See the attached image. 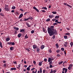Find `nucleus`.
Returning <instances> with one entry per match:
<instances>
[{"instance_id": "f257e3e1", "label": "nucleus", "mask_w": 73, "mask_h": 73, "mask_svg": "<svg viewBox=\"0 0 73 73\" xmlns=\"http://www.w3.org/2000/svg\"><path fill=\"white\" fill-rule=\"evenodd\" d=\"M48 32L49 34V36H52V35H57V32L56 29H54L53 31H51Z\"/></svg>"}, {"instance_id": "f03ea898", "label": "nucleus", "mask_w": 73, "mask_h": 73, "mask_svg": "<svg viewBox=\"0 0 73 73\" xmlns=\"http://www.w3.org/2000/svg\"><path fill=\"white\" fill-rule=\"evenodd\" d=\"M47 28L48 32L51 31H54V26H51L50 28L48 27Z\"/></svg>"}, {"instance_id": "7ed1b4c3", "label": "nucleus", "mask_w": 73, "mask_h": 73, "mask_svg": "<svg viewBox=\"0 0 73 73\" xmlns=\"http://www.w3.org/2000/svg\"><path fill=\"white\" fill-rule=\"evenodd\" d=\"M30 19H31V20H32L33 19V17H29L27 19H25V20H24V21H28V20Z\"/></svg>"}, {"instance_id": "20e7f679", "label": "nucleus", "mask_w": 73, "mask_h": 73, "mask_svg": "<svg viewBox=\"0 0 73 73\" xmlns=\"http://www.w3.org/2000/svg\"><path fill=\"white\" fill-rule=\"evenodd\" d=\"M9 45H14L15 43L14 42H8L7 43Z\"/></svg>"}, {"instance_id": "39448f33", "label": "nucleus", "mask_w": 73, "mask_h": 73, "mask_svg": "<svg viewBox=\"0 0 73 73\" xmlns=\"http://www.w3.org/2000/svg\"><path fill=\"white\" fill-rule=\"evenodd\" d=\"M33 9H35V10H36V11H37V12H39V10H38V9H37L36 8V7H33Z\"/></svg>"}, {"instance_id": "423d86ee", "label": "nucleus", "mask_w": 73, "mask_h": 73, "mask_svg": "<svg viewBox=\"0 0 73 73\" xmlns=\"http://www.w3.org/2000/svg\"><path fill=\"white\" fill-rule=\"evenodd\" d=\"M4 9H5L6 11H9V8L8 7L4 8Z\"/></svg>"}, {"instance_id": "0eeeda50", "label": "nucleus", "mask_w": 73, "mask_h": 73, "mask_svg": "<svg viewBox=\"0 0 73 73\" xmlns=\"http://www.w3.org/2000/svg\"><path fill=\"white\" fill-rule=\"evenodd\" d=\"M23 32V33H25V30L24 29H22L21 30L20 32Z\"/></svg>"}, {"instance_id": "6e6552de", "label": "nucleus", "mask_w": 73, "mask_h": 73, "mask_svg": "<svg viewBox=\"0 0 73 73\" xmlns=\"http://www.w3.org/2000/svg\"><path fill=\"white\" fill-rule=\"evenodd\" d=\"M23 16V14L22 13L21 14L19 17V19H21Z\"/></svg>"}, {"instance_id": "1a4fd4ad", "label": "nucleus", "mask_w": 73, "mask_h": 73, "mask_svg": "<svg viewBox=\"0 0 73 73\" xmlns=\"http://www.w3.org/2000/svg\"><path fill=\"white\" fill-rule=\"evenodd\" d=\"M16 70V68H11L10 69V70Z\"/></svg>"}, {"instance_id": "9d476101", "label": "nucleus", "mask_w": 73, "mask_h": 73, "mask_svg": "<svg viewBox=\"0 0 73 73\" xmlns=\"http://www.w3.org/2000/svg\"><path fill=\"white\" fill-rule=\"evenodd\" d=\"M44 47H45V46L44 45H42L40 47V48L41 49H43L44 48Z\"/></svg>"}, {"instance_id": "9b49d317", "label": "nucleus", "mask_w": 73, "mask_h": 73, "mask_svg": "<svg viewBox=\"0 0 73 73\" xmlns=\"http://www.w3.org/2000/svg\"><path fill=\"white\" fill-rule=\"evenodd\" d=\"M33 47L34 49H36V48H37V46L35 45H33Z\"/></svg>"}, {"instance_id": "f8f14e48", "label": "nucleus", "mask_w": 73, "mask_h": 73, "mask_svg": "<svg viewBox=\"0 0 73 73\" xmlns=\"http://www.w3.org/2000/svg\"><path fill=\"white\" fill-rule=\"evenodd\" d=\"M42 62H40L38 63V65L39 66H41L42 65Z\"/></svg>"}, {"instance_id": "ddd939ff", "label": "nucleus", "mask_w": 73, "mask_h": 73, "mask_svg": "<svg viewBox=\"0 0 73 73\" xmlns=\"http://www.w3.org/2000/svg\"><path fill=\"white\" fill-rule=\"evenodd\" d=\"M22 34L21 33H19L18 35V37H20L21 36Z\"/></svg>"}, {"instance_id": "4468645a", "label": "nucleus", "mask_w": 73, "mask_h": 73, "mask_svg": "<svg viewBox=\"0 0 73 73\" xmlns=\"http://www.w3.org/2000/svg\"><path fill=\"white\" fill-rule=\"evenodd\" d=\"M14 28L16 31H18V30L19 29V28L18 27H15Z\"/></svg>"}, {"instance_id": "2eb2a0df", "label": "nucleus", "mask_w": 73, "mask_h": 73, "mask_svg": "<svg viewBox=\"0 0 73 73\" xmlns=\"http://www.w3.org/2000/svg\"><path fill=\"white\" fill-rule=\"evenodd\" d=\"M10 40V38H6V41H9Z\"/></svg>"}, {"instance_id": "dca6fc26", "label": "nucleus", "mask_w": 73, "mask_h": 73, "mask_svg": "<svg viewBox=\"0 0 73 73\" xmlns=\"http://www.w3.org/2000/svg\"><path fill=\"white\" fill-rule=\"evenodd\" d=\"M15 15H19V13H18V12L16 11L15 13Z\"/></svg>"}, {"instance_id": "f3484780", "label": "nucleus", "mask_w": 73, "mask_h": 73, "mask_svg": "<svg viewBox=\"0 0 73 73\" xmlns=\"http://www.w3.org/2000/svg\"><path fill=\"white\" fill-rule=\"evenodd\" d=\"M5 8H8V5H7L6 4H5Z\"/></svg>"}, {"instance_id": "a211bd4d", "label": "nucleus", "mask_w": 73, "mask_h": 73, "mask_svg": "<svg viewBox=\"0 0 73 73\" xmlns=\"http://www.w3.org/2000/svg\"><path fill=\"white\" fill-rule=\"evenodd\" d=\"M0 46L1 48H3V45H2V43L1 42H0Z\"/></svg>"}, {"instance_id": "6ab92c4d", "label": "nucleus", "mask_w": 73, "mask_h": 73, "mask_svg": "<svg viewBox=\"0 0 73 73\" xmlns=\"http://www.w3.org/2000/svg\"><path fill=\"white\" fill-rule=\"evenodd\" d=\"M35 71L33 70L32 71V73H37V69H35Z\"/></svg>"}, {"instance_id": "aec40b11", "label": "nucleus", "mask_w": 73, "mask_h": 73, "mask_svg": "<svg viewBox=\"0 0 73 73\" xmlns=\"http://www.w3.org/2000/svg\"><path fill=\"white\" fill-rule=\"evenodd\" d=\"M42 9H45V10H47V8L46 7H42Z\"/></svg>"}, {"instance_id": "412c9836", "label": "nucleus", "mask_w": 73, "mask_h": 73, "mask_svg": "<svg viewBox=\"0 0 73 73\" xmlns=\"http://www.w3.org/2000/svg\"><path fill=\"white\" fill-rule=\"evenodd\" d=\"M51 61V58H48V62H50Z\"/></svg>"}, {"instance_id": "4be33fe9", "label": "nucleus", "mask_w": 73, "mask_h": 73, "mask_svg": "<svg viewBox=\"0 0 73 73\" xmlns=\"http://www.w3.org/2000/svg\"><path fill=\"white\" fill-rule=\"evenodd\" d=\"M63 63V61H62L60 62H59L58 63L59 65H61V64H62V63Z\"/></svg>"}, {"instance_id": "5701e85b", "label": "nucleus", "mask_w": 73, "mask_h": 73, "mask_svg": "<svg viewBox=\"0 0 73 73\" xmlns=\"http://www.w3.org/2000/svg\"><path fill=\"white\" fill-rule=\"evenodd\" d=\"M13 49H14V48L13 47H11L10 48V49L11 50H13Z\"/></svg>"}, {"instance_id": "b1692460", "label": "nucleus", "mask_w": 73, "mask_h": 73, "mask_svg": "<svg viewBox=\"0 0 73 73\" xmlns=\"http://www.w3.org/2000/svg\"><path fill=\"white\" fill-rule=\"evenodd\" d=\"M70 45H71V47H72V46H73V42H71L70 43Z\"/></svg>"}, {"instance_id": "393cba45", "label": "nucleus", "mask_w": 73, "mask_h": 73, "mask_svg": "<svg viewBox=\"0 0 73 73\" xmlns=\"http://www.w3.org/2000/svg\"><path fill=\"white\" fill-rule=\"evenodd\" d=\"M55 45L56 46V48H58V44H55Z\"/></svg>"}, {"instance_id": "a878e982", "label": "nucleus", "mask_w": 73, "mask_h": 73, "mask_svg": "<svg viewBox=\"0 0 73 73\" xmlns=\"http://www.w3.org/2000/svg\"><path fill=\"white\" fill-rule=\"evenodd\" d=\"M43 31L44 32V33H46V32L45 30V29L44 28H43Z\"/></svg>"}, {"instance_id": "bb28decb", "label": "nucleus", "mask_w": 73, "mask_h": 73, "mask_svg": "<svg viewBox=\"0 0 73 73\" xmlns=\"http://www.w3.org/2000/svg\"><path fill=\"white\" fill-rule=\"evenodd\" d=\"M58 24V23H53V25L54 26H55V25H57Z\"/></svg>"}, {"instance_id": "cd10ccee", "label": "nucleus", "mask_w": 73, "mask_h": 73, "mask_svg": "<svg viewBox=\"0 0 73 73\" xmlns=\"http://www.w3.org/2000/svg\"><path fill=\"white\" fill-rule=\"evenodd\" d=\"M36 51L37 52H39L40 51V49H39V48H36Z\"/></svg>"}, {"instance_id": "c85d7f7f", "label": "nucleus", "mask_w": 73, "mask_h": 73, "mask_svg": "<svg viewBox=\"0 0 73 73\" xmlns=\"http://www.w3.org/2000/svg\"><path fill=\"white\" fill-rule=\"evenodd\" d=\"M25 38H28V36H27V35H26L25 36Z\"/></svg>"}, {"instance_id": "c756f323", "label": "nucleus", "mask_w": 73, "mask_h": 73, "mask_svg": "<svg viewBox=\"0 0 73 73\" xmlns=\"http://www.w3.org/2000/svg\"><path fill=\"white\" fill-rule=\"evenodd\" d=\"M73 66V64H70L69 65V67H70L72 68V67Z\"/></svg>"}, {"instance_id": "7c9ffc66", "label": "nucleus", "mask_w": 73, "mask_h": 73, "mask_svg": "<svg viewBox=\"0 0 73 73\" xmlns=\"http://www.w3.org/2000/svg\"><path fill=\"white\" fill-rule=\"evenodd\" d=\"M52 13L53 14H56L57 13V12L56 11H54V12L53 11L52 12Z\"/></svg>"}, {"instance_id": "2f4dec72", "label": "nucleus", "mask_w": 73, "mask_h": 73, "mask_svg": "<svg viewBox=\"0 0 73 73\" xmlns=\"http://www.w3.org/2000/svg\"><path fill=\"white\" fill-rule=\"evenodd\" d=\"M64 37L65 38V39H66V38H68V36L66 35H65L64 36Z\"/></svg>"}, {"instance_id": "473e14b6", "label": "nucleus", "mask_w": 73, "mask_h": 73, "mask_svg": "<svg viewBox=\"0 0 73 73\" xmlns=\"http://www.w3.org/2000/svg\"><path fill=\"white\" fill-rule=\"evenodd\" d=\"M11 8L13 9H15V8H16V7L15 6H13Z\"/></svg>"}, {"instance_id": "72a5a7b5", "label": "nucleus", "mask_w": 73, "mask_h": 73, "mask_svg": "<svg viewBox=\"0 0 73 73\" xmlns=\"http://www.w3.org/2000/svg\"><path fill=\"white\" fill-rule=\"evenodd\" d=\"M49 17L50 18H52L53 17V16L52 15H49Z\"/></svg>"}, {"instance_id": "f704fd0d", "label": "nucleus", "mask_w": 73, "mask_h": 73, "mask_svg": "<svg viewBox=\"0 0 73 73\" xmlns=\"http://www.w3.org/2000/svg\"><path fill=\"white\" fill-rule=\"evenodd\" d=\"M59 17H60L59 16H56L55 17V19H57V18H59Z\"/></svg>"}, {"instance_id": "c9c22d12", "label": "nucleus", "mask_w": 73, "mask_h": 73, "mask_svg": "<svg viewBox=\"0 0 73 73\" xmlns=\"http://www.w3.org/2000/svg\"><path fill=\"white\" fill-rule=\"evenodd\" d=\"M40 73H42V69L41 68H40Z\"/></svg>"}, {"instance_id": "e433bc0d", "label": "nucleus", "mask_w": 73, "mask_h": 73, "mask_svg": "<svg viewBox=\"0 0 73 73\" xmlns=\"http://www.w3.org/2000/svg\"><path fill=\"white\" fill-rule=\"evenodd\" d=\"M68 69L69 70H71V69H72V68L69 66L68 67Z\"/></svg>"}, {"instance_id": "4c0bfd02", "label": "nucleus", "mask_w": 73, "mask_h": 73, "mask_svg": "<svg viewBox=\"0 0 73 73\" xmlns=\"http://www.w3.org/2000/svg\"><path fill=\"white\" fill-rule=\"evenodd\" d=\"M50 19H48L46 20V21H47L48 22V21H50Z\"/></svg>"}, {"instance_id": "58836bf2", "label": "nucleus", "mask_w": 73, "mask_h": 73, "mask_svg": "<svg viewBox=\"0 0 73 73\" xmlns=\"http://www.w3.org/2000/svg\"><path fill=\"white\" fill-rule=\"evenodd\" d=\"M6 65H7V64L6 63L3 64V66H4L5 67H6Z\"/></svg>"}, {"instance_id": "ea45409f", "label": "nucleus", "mask_w": 73, "mask_h": 73, "mask_svg": "<svg viewBox=\"0 0 73 73\" xmlns=\"http://www.w3.org/2000/svg\"><path fill=\"white\" fill-rule=\"evenodd\" d=\"M44 61L45 62H46V61H47V59L46 58H45L44 60Z\"/></svg>"}, {"instance_id": "a19ab883", "label": "nucleus", "mask_w": 73, "mask_h": 73, "mask_svg": "<svg viewBox=\"0 0 73 73\" xmlns=\"http://www.w3.org/2000/svg\"><path fill=\"white\" fill-rule=\"evenodd\" d=\"M66 69L67 68H63L62 69L63 71H64V70H66Z\"/></svg>"}, {"instance_id": "79ce46f5", "label": "nucleus", "mask_w": 73, "mask_h": 73, "mask_svg": "<svg viewBox=\"0 0 73 73\" xmlns=\"http://www.w3.org/2000/svg\"><path fill=\"white\" fill-rule=\"evenodd\" d=\"M67 71H68V69H66V70H65V73H66V72H67Z\"/></svg>"}, {"instance_id": "37998d69", "label": "nucleus", "mask_w": 73, "mask_h": 73, "mask_svg": "<svg viewBox=\"0 0 73 73\" xmlns=\"http://www.w3.org/2000/svg\"><path fill=\"white\" fill-rule=\"evenodd\" d=\"M49 53H51L52 52V51L51 50H49Z\"/></svg>"}, {"instance_id": "c03bdc74", "label": "nucleus", "mask_w": 73, "mask_h": 73, "mask_svg": "<svg viewBox=\"0 0 73 73\" xmlns=\"http://www.w3.org/2000/svg\"><path fill=\"white\" fill-rule=\"evenodd\" d=\"M27 70H30V68L29 67H28L27 68Z\"/></svg>"}, {"instance_id": "a18cd8bd", "label": "nucleus", "mask_w": 73, "mask_h": 73, "mask_svg": "<svg viewBox=\"0 0 73 73\" xmlns=\"http://www.w3.org/2000/svg\"><path fill=\"white\" fill-rule=\"evenodd\" d=\"M27 26H28V27H31V26L30 25H29V24H27Z\"/></svg>"}, {"instance_id": "49530a36", "label": "nucleus", "mask_w": 73, "mask_h": 73, "mask_svg": "<svg viewBox=\"0 0 73 73\" xmlns=\"http://www.w3.org/2000/svg\"><path fill=\"white\" fill-rule=\"evenodd\" d=\"M0 15L1 16H4V15H3L2 13H0Z\"/></svg>"}, {"instance_id": "de8ad7c7", "label": "nucleus", "mask_w": 73, "mask_h": 73, "mask_svg": "<svg viewBox=\"0 0 73 73\" xmlns=\"http://www.w3.org/2000/svg\"><path fill=\"white\" fill-rule=\"evenodd\" d=\"M64 46L66 47H67V44H64Z\"/></svg>"}, {"instance_id": "09e8293b", "label": "nucleus", "mask_w": 73, "mask_h": 73, "mask_svg": "<svg viewBox=\"0 0 73 73\" xmlns=\"http://www.w3.org/2000/svg\"><path fill=\"white\" fill-rule=\"evenodd\" d=\"M50 68H52V64L50 65Z\"/></svg>"}, {"instance_id": "8fccbe9b", "label": "nucleus", "mask_w": 73, "mask_h": 73, "mask_svg": "<svg viewBox=\"0 0 73 73\" xmlns=\"http://www.w3.org/2000/svg\"><path fill=\"white\" fill-rule=\"evenodd\" d=\"M52 38L53 39H54V38H55V35L53 36L52 37Z\"/></svg>"}, {"instance_id": "3c124183", "label": "nucleus", "mask_w": 73, "mask_h": 73, "mask_svg": "<svg viewBox=\"0 0 73 73\" xmlns=\"http://www.w3.org/2000/svg\"><path fill=\"white\" fill-rule=\"evenodd\" d=\"M61 49L62 51H64V48H61Z\"/></svg>"}, {"instance_id": "603ef678", "label": "nucleus", "mask_w": 73, "mask_h": 73, "mask_svg": "<svg viewBox=\"0 0 73 73\" xmlns=\"http://www.w3.org/2000/svg\"><path fill=\"white\" fill-rule=\"evenodd\" d=\"M51 64H52V60L49 63V64L51 65Z\"/></svg>"}, {"instance_id": "864d4df0", "label": "nucleus", "mask_w": 73, "mask_h": 73, "mask_svg": "<svg viewBox=\"0 0 73 73\" xmlns=\"http://www.w3.org/2000/svg\"><path fill=\"white\" fill-rule=\"evenodd\" d=\"M65 35H70V34H69V33H66Z\"/></svg>"}, {"instance_id": "5fc2aeb1", "label": "nucleus", "mask_w": 73, "mask_h": 73, "mask_svg": "<svg viewBox=\"0 0 73 73\" xmlns=\"http://www.w3.org/2000/svg\"><path fill=\"white\" fill-rule=\"evenodd\" d=\"M35 69V68H34L31 69V71H33V70Z\"/></svg>"}, {"instance_id": "6e6d98bb", "label": "nucleus", "mask_w": 73, "mask_h": 73, "mask_svg": "<svg viewBox=\"0 0 73 73\" xmlns=\"http://www.w3.org/2000/svg\"><path fill=\"white\" fill-rule=\"evenodd\" d=\"M34 32H35V31H34L32 30L31 31V33H33Z\"/></svg>"}, {"instance_id": "4d7b16f0", "label": "nucleus", "mask_w": 73, "mask_h": 73, "mask_svg": "<svg viewBox=\"0 0 73 73\" xmlns=\"http://www.w3.org/2000/svg\"><path fill=\"white\" fill-rule=\"evenodd\" d=\"M41 11H42V12H44V13L45 12H46L44 10H42Z\"/></svg>"}, {"instance_id": "13d9d810", "label": "nucleus", "mask_w": 73, "mask_h": 73, "mask_svg": "<svg viewBox=\"0 0 73 73\" xmlns=\"http://www.w3.org/2000/svg\"><path fill=\"white\" fill-rule=\"evenodd\" d=\"M33 64H36V61H35V60H33Z\"/></svg>"}, {"instance_id": "bf43d9fd", "label": "nucleus", "mask_w": 73, "mask_h": 73, "mask_svg": "<svg viewBox=\"0 0 73 73\" xmlns=\"http://www.w3.org/2000/svg\"><path fill=\"white\" fill-rule=\"evenodd\" d=\"M59 52H60V50H57V51H56V52L57 53H59Z\"/></svg>"}, {"instance_id": "052dcab7", "label": "nucleus", "mask_w": 73, "mask_h": 73, "mask_svg": "<svg viewBox=\"0 0 73 73\" xmlns=\"http://www.w3.org/2000/svg\"><path fill=\"white\" fill-rule=\"evenodd\" d=\"M56 20V19H52V21H55V20Z\"/></svg>"}, {"instance_id": "680f3d73", "label": "nucleus", "mask_w": 73, "mask_h": 73, "mask_svg": "<svg viewBox=\"0 0 73 73\" xmlns=\"http://www.w3.org/2000/svg\"><path fill=\"white\" fill-rule=\"evenodd\" d=\"M60 56H61V55H60L58 54H57V57H60Z\"/></svg>"}, {"instance_id": "e2e57ef3", "label": "nucleus", "mask_w": 73, "mask_h": 73, "mask_svg": "<svg viewBox=\"0 0 73 73\" xmlns=\"http://www.w3.org/2000/svg\"><path fill=\"white\" fill-rule=\"evenodd\" d=\"M20 11H22V12H24V10H23V9H20Z\"/></svg>"}, {"instance_id": "0e129e2a", "label": "nucleus", "mask_w": 73, "mask_h": 73, "mask_svg": "<svg viewBox=\"0 0 73 73\" xmlns=\"http://www.w3.org/2000/svg\"><path fill=\"white\" fill-rule=\"evenodd\" d=\"M14 64H17V62H16V61H15L14 62Z\"/></svg>"}, {"instance_id": "69168bd1", "label": "nucleus", "mask_w": 73, "mask_h": 73, "mask_svg": "<svg viewBox=\"0 0 73 73\" xmlns=\"http://www.w3.org/2000/svg\"><path fill=\"white\" fill-rule=\"evenodd\" d=\"M11 12H12V13H13L14 12H15V10H12Z\"/></svg>"}, {"instance_id": "338daca9", "label": "nucleus", "mask_w": 73, "mask_h": 73, "mask_svg": "<svg viewBox=\"0 0 73 73\" xmlns=\"http://www.w3.org/2000/svg\"><path fill=\"white\" fill-rule=\"evenodd\" d=\"M68 7H70V8H72V6H71L69 5H68Z\"/></svg>"}, {"instance_id": "774afa93", "label": "nucleus", "mask_w": 73, "mask_h": 73, "mask_svg": "<svg viewBox=\"0 0 73 73\" xmlns=\"http://www.w3.org/2000/svg\"><path fill=\"white\" fill-rule=\"evenodd\" d=\"M3 62L4 63H5V62H6V61H5V60H3Z\"/></svg>"}]
</instances>
